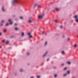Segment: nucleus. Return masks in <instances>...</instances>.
I'll return each mask as SVG.
<instances>
[{
  "instance_id": "obj_1",
  "label": "nucleus",
  "mask_w": 78,
  "mask_h": 78,
  "mask_svg": "<svg viewBox=\"0 0 78 78\" xmlns=\"http://www.w3.org/2000/svg\"><path fill=\"white\" fill-rule=\"evenodd\" d=\"M18 0H13L12 1V4L14 5L17 3H19V2L17 1Z\"/></svg>"
},
{
  "instance_id": "obj_2",
  "label": "nucleus",
  "mask_w": 78,
  "mask_h": 78,
  "mask_svg": "<svg viewBox=\"0 0 78 78\" xmlns=\"http://www.w3.org/2000/svg\"><path fill=\"white\" fill-rule=\"evenodd\" d=\"M74 18H75L76 19V22H78V16H75L74 17Z\"/></svg>"
},
{
  "instance_id": "obj_3",
  "label": "nucleus",
  "mask_w": 78,
  "mask_h": 78,
  "mask_svg": "<svg viewBox=\"0 0 78 78\" xmlns=\"http://www.w3.org/2000/svg\"><path fill=\"white\" fill-rule=\"evenodd\" d=\"M43 15H39L38 16L39 19H42V17H43Z\"/></svg>"
},
{
  "instance_id": "obj_4",
  "label": "nucleus",
  "mask_w": 78,
  "mask_h": 78,
  "mask_svg": "<svg viewBox=\"0 0 78 78\" xmlns=\"http://www.w3.org/2000/svg\"><path fill=\"white\" fill-rule=\"evenodd\" d=\"M73 47L74 48H76V47H78V45L76 44H74Z\"/></svg>"
},
{
  "instance_id": "obj_5",
  "label": "nucleus",
  "mask_w": 78,
  "mask_h": 78,
  "mask_svg": "<svg viewBox=\"0 0 78 78\" xmlns=\"http://www.w3.org/2000/svg\"><path fill=\"white\" fill-rule=\"evenodd\" d=\"M2 10L3 12H5V9L4 8V7H2Z\"/></svg>"
},
{
  "instance_id": "obj_6",
  "label": "nucleus",
  "mask_w": 78,
  "mask_h": 78,
  "mask_svg": "<svg viewBox=\"0 0 78 78\" xmlns=\"http://www.w3.org/2000/svg\"><path fill=\"white\" fill-rule=\"evenodd\" d=\"M55 10H56V11H58L59 10V8H58V7H56L55 9Z\"/></svg>"
},
{
  "instance_id": "obj_7",
  "label": "nucleus",
  "mask_w": 78,
  "mask_h": 78,
  "mask_svg": "<svg viewBox=\"0 0 78 78\" xmlns=\"http://www.w3.org/2000/svg\"><path fill=\"white\" fill-rule=\"evenodd\" d=\"M48 53V51H46V53L44 54L43 56V57H44L47 54V53Z\"/></svg>"
},
{
  "instance_id": "obj_8",
  "label": "nucleus",
  "mask_w": 78,
  "mask_h": 78,
  "mask_svg": "<svg viewBox=\"0 0 78 78\" xmlns=\"http://www.w3.org/2000/svg\"><path fill=\"white\" fill-rule=\"evenodd\" d=\"M47 41H46L44 43V46H47Z\"/></svg>"
},
{
  "instance_id": "obj_9",
  "label": "nucleus",
  "mask_w": 78,
  "mask_h": 78,
  "mask_svg": "<svg viewBox=\"0 0 78 78\" xmlns=\"http://www.w3.org/2000/svg\"><path fill=\"white\" fill-rule=\"evenodd\" d=\"M9 41H7L6 42V44H9Z\"/></svg>"
},
{
  "instance_id": "obj_10",
  "label": "nucleus",
  "mask_w": 78,
  "mask_h": 78,
  "mask_svg": "<svg viewBox=\"0 0 78 78\" xmlns=\"http://www.w3.org/2000/svg\"><path fill=\"white\" fill-rule=\"evenodd\" d=\"M6 31H7V30H6V29H5L3 30V33H6Z\"/></svg>"
},
{
  "instance_id": "obj_11",
  "label": "nucleus",
  "mask_w": 78,
  "mask_h": 78,
  "mask_svg": "<svg viewBox=\"0 0 78 78\" xmlns=\"http://www.w3.org/2000/svg\"><path fill=\"white\" fill-rule=\"evenodd\" d=\"M23 69H21L20 70V72H23Z\"/></svg>"
},
{
  "instance_id": "obj_12",
  "label": "nucleus",
  "mask_w": 78,
  "mask_h": 78,
  "mask_svg": "<svg viewBox=\"0 0 78 78\" xmlns=\"http://www.w3.org/2000/svg\"><path fill=\"white\" fill-rule=\"evenodd\" d=\"M28 22L29 23H31V22H32V20H29Z\"/></svg>"
},
{
  "instance_id": "obj_13",
  "label": "nucleus",
  "mask_w": 78,
  "mask_h": 78,
  "mask_svg": "<svg viewBox=\"0 0 78 78\" xmlns=\"http://www.w3.org/2000/svg\"><path fill=\"white\" fill-rule=\"evenodd\" d=\"M67 63L68 64L70 65V64H71V63L70 62H67Z\"/></svg>"
},
{
  "instance_id": "obj_14",
  "label": "nucleus",
  "mask_w": 78,
  "mask_h": 78,
  "mask_svg": "<svg viewBox=\"0 0 78 78\" xmlns=\"http://www.w3.org/2000/svg\"><path fill=\"white\" fill-rule=\"evenodd\" d=\"M54 21L55 22V23H58V20H54Z\"/></svg>"
},
{
  "instance_id": "obj_15",
  "label": "nucleus",
  "mask_w": 78,
  "mask_h": 78,
  "mask_svg": "<svg viewBox=\"0 0 78 78\" xmlns=\"http://www.w3.org/2000/svg\"><path fill=\"white\" fill-rule=\"evenodd\" d=\"M67 74H64L63 75V76H67Z\"/></svg>"
},
{
  "instance_id": "obj_16",
  "label": "nucleus",
  "mask_w": 78,
  "mask_h": 78,
  "mask_svg": "<svg viewBox=\"0 0 78 78\" xmlns=\"http://www.w3.org/2000/svg\"><path fill=\"white\" fill-rule=\"evenodd\" d=\"M22 36H24V32L22 33L21 34Z\"/></svg>"
},
{
  "instance_id": "obj_17",
  "label": "nucleus",
  "mask_w": 78,
  "mask_h": 78,
  "mask_svg": "<svg viewBox=\"0 0 78 78\" xmlns=\"http://www.w3.org/2000/svg\"><path fill=\"white\" fill-rule=\"evenodd\" d=\"M38 7L39 8H41V5H38Z\"/></svg>"
},
{
  "instance_id": "obj_18",
  "label": "nucleus",
  "mask_w": 78,
  "mask_h": 78,
  "mask_svg": "<svg viewBox=\"0 0 78 78\" xmlns=\"http://www.w3.org/2000/svg\"><path fill=\"white\" fill-rule=\"evenodd\" d=\"M54 77H55V78H56V77H57V75L55 74L54 76Z\"/></svg>"
},
{
  "instance_id": "obj_19",
  "label": "nucleus",
  "mask_w": 78,
  "mask_h": 78,
  "mask_svg": "<svg viewBox=\"0 0 78 78\" xmlns=\"http://www.w3.org/2000/svg\"><path fill=\"white\" fill-rule=\"evenodd\" d=\"M67 73H68V74H70V71H67Z\"/></svg>"
},
{
  "instance_id": "obj_20",
  "label": "nucleus",
  "mask_w": 78,
  "mask_h": 78,
  "mask_svg": "<svg viewBox=\"0 0 78 78\" xmlns=\"http://www.w3.org/2000/svg\"><path fill=\"white\" fill-rule=\"evenodd\" d=\"M9 25V24L8 23H6V24L5 25V26L7 27V26H8Z\"/></svg>"
},
{
  "instance_id": "obj_21",
  "label": "nucleus",
  "mask_w": 78,
  "mask_h": 78,
  "mask_svg": "<svg viewBox=\"0 0 78 78\" xmlns=\"http://www.w3.org/2000/svg\"><path fill=\"white\" fill-rule=\"evenodd\" d=\"M15 30H18V28L17 27H16L15 28Z\"/></svg>"
},
{
  "instance_id": "obj_22",
  "label": "nucleus",
  "mask_w": 78,
  "mask_h": 78,
  "mask_svg": "<svg viewBox=\"0 0 78 78\" xmlns=\"http://www.w3.org/2000/svg\"><path fill=\"white\" fill-rule=\"evenodd\" d=\"M1 22H2V23H4V22H5V21L4 20H2L1 21Z\"/></svg>"
},
{
  "instance_id": "obj_23",
  "label": "nucleus",
  "mask_w": 78,
  "mask_h": 78,
  "mask_svg": "<svg viewBox=\"0 0 78 78\" xmlns=\"http://www.w3.org/2000/svg\"><path fill=\"white\" fill-rule=\"evenodd\" d=\"M30 34H31L30 33H29L27 34L28 35V36H30Z\"/></svg>"
},
{
  "instance_id": "obj_24",
  "label": "nucleus",
  "mask_w": 78,
  "mask_h": 78,
  "mask_svg": "<svg viewBox=\"0 0 78 78\" xmlns=\"http://www.w3.org/2000/svg\"><path fill=\"white\" fill-rule=\"evenodd\" d=\"M9 22H11V19H9L8 20Z\"/></svg>"
},
{
  "instance_id": "obj_25",
  "label": "nucleus",
  "mask_w": 78,
  "mask_h": 78,
  "mask_svg": "<svg viewBox=\"0 0 78 78\" xmlns=\"http://www.w3.org/2000/svg\"><path fill=\"white\" fill-rule=\"evenodd\" d=\"M37 78H40L41 76H37Z\"/></svg>"
},
{
  "instance_id": "obj_26",
  "label": "nucleus",
  "mask_w": 78,
  "mask_h": 78,
  "mask_svg": "<svg viewBox=\"0 0 78 78\" xmlns=\"http://www.w3.org/2000/svg\"><path fill=\"white\" fill-rule=\"evenodd\" d=\"M62 54H64V51H62Z\"/></svg>"
},
{
  "instance_id": "obj_27",
  "label": "nucleus",
  "mask_w": 78,
  "mask_h": 78,
  "mask_svg": "<svg viewBox=\"0 0 78 78\" xmlns=\"http://www.w3.org/2000/svg\"><path fill=\"white\" fill-rule=\"evenodd\" d=\"M30 55V53H27V56H28V55Z\"/></svg>"
},
{
  "instance_id": "obj_28",
  "label": "nucleus",
  "mask_w": 78,
  "mask_h": 78,
  "mask_svg": "<svg viewBox=\"0 0 78 78\" xmlns=\"http://www.w3.org/2000/svg\"><path fill=\"white\" fill-rule=\"evenodd\" d=\"M62 37H63V38H65V35H63V36H62Z\"/></svg>"
},
{
  "instance_id": "obj_29",
  "label": "nucleus",
  "mask_w": 78,
  "mask_h": 78,
  "mask_svg": "<svg viewBox=\"0 0 78 78\" xmlns=\"http://www.w3.org/2000/svg\"><path fill=\"white\" fill-rule=\"evenodd\" d=\"M67 67H65L64 69V70H66V69H67Z\"/></svg>"
},
{
  "instance_id": "obj_30",
  "label": "nucleus",
  "mask_w": 78,
  "mask_h": 78,
  "mask_svg": "<svg viewBox=\"0 0 78 78\" xmlns=\"http://www.w3.org/2000/svg\"><path fill=\"white\" fill-rule=\"evenodd\" d=\"M5 41L4 40H3L2 41V42L3 43H4V42H5Z\"/></svg>"
},
{
  "instance_id": "obj_31",
  "label": "nucleus",
  "mask_w": 78,
  "mask_h": 78,
  "mask_svg": "<svg viewBox=\"0 0 78 78\" xmlns=\"http://www.w3.org/2000/svg\"><path fill=\"white\" fill-rule=\"evenodd\" d=\"M60 28H62V26H60Z\"/></svg>"
},
{
  "instance_id": "obj_32",
  "label": "nucleus",
  "mask_w": 78,
  "mask_h": 78,
  "mask_svg": "<svg viewBox=\"0 0 78 78\" xmlns=\"http://www.w3.org/2000/svg\"><path fill=\"white\" fill-rule=\"evenodd\" d=\"M32 35H30L29 36V37H30V38H31V37H32Z\"/></svg>"
},
{
  "instance_id": "obj_33",
  "label": "nucleus",
  "mask_w": 78,
  "mask_h": 78,
  "mask_svg": "<svg viewBox=\"0 0 78 78\" xmlns=\"http://www.w3.org/2000/svg\"><path fill=\"white\" fill-rule=\"evenodd\" d=\"M20 19H23V17L21 16L20 17Z\"/></svg>"
},
{
  "instance_id": "obj_34",
  "label": "nucleus",
  "mask_w": 78,
  "mask_h": 78,
  "mask_svg": "<svg viewBox=\"0 0 78 78\" xmlns=\"http://www.w3.org/2000/svg\"><path fill=\"white\" fill-rule=\"evenodd\" d=\"M69 40H70V38H69L68 39V41H69Z\"/></svg>"
},
{
  "instance_id": "obj_35",
  "label": "nucleus",
  "mask_w": 78,
  "mask_h": 78,
  "mask_svg": "<svg viewBox=\"0 0 78 78\" xmlns=\"http://www.w3.org/2000/svg\"><path fill=\"white\" fill-rule=\"evenodd\" d=\"M37 6V4H35V5H34V7H36Z\"/></svg>"
},
{
  "instance_id": "obj_36",
  "label": "nucleus",
  "mask_w": 78,
  "mask_h": 78,
  "mask_svg": "<svg viewBox=\"0 0 78 78\" xmlns=\"http://www.w3.org/2000/svg\"><path fill=\"white\" fill-rule=\"evenodd\" d=\"M2 33L0 32V36H2Z\"/></svg>"
},
{
  "instance_id": "obj_37",
  "label": "nucleus",
  "mask_w": 78,
  "mask_h": 78,
  "mask_svg": "<svg viewBox=\"0 0 78 78\" xmlns=\"http://www.w3.org/2000/svg\"><path fill=\"white\" fill-rule=\"evenodd\" d=\"M10 25H12V22H11L10 23Z\"/></svg>"
},
{
  "instance_id": "obj_38",
  "label": "nucleus",
  "mask_w": 78,
  "mask_h": 78,
  "mask_svg": "<svg viewBox=\"0 0 78 78\" xmlns=\"http://www.w3.org/2000/svg\"><path fill=\"white\" fill-rule=\"evenodd\" d=\"M17 24L16 23H15V26H16V25H17Z\"/></svg>"
},
{
  "instance_id": "obj_39",
  "label": "nucleus",
  "mask_w": 78,
  "mask_h": 78,
  "mask_svg": "<svg viewBox=\"0 0 78 78\" xmlns=\"http://www.w3.org/2000/svg\"><path fill=\"white\" fill-rule=\"evenodd\" d=\"M3 25L2 24H1V27H3Z\"/></svg>"
},
{
  "instance_id": "obj_40",
  "label": "nucleus",
  "mask_w": 78,
  "mask_h": 78,
  "mask_svg": "<svg viewBox=\"0 0 78 78\" xmlns=\"http://www.w3.org/2000/svg\"><path fill=\"white\" fill-rule=\"evenodd\" d=\"M42 34H44V31L42 32Z\"/></svg>"
},
{
  "instance_id": "obj_41",
  "label": "nucleus",
  "mask_w": 78,
  "mask_h": 78,
  "mask_svg": "<svg viewBox=\"0 0 78 78\" xmlns=\"http://www.w3.org/2000/svg\"><path fill=\"white\" fill-rule=\"evenodd\" d=\"M49 60V59L48 58V59H47V61H48Z\"/></svg>"
},
{
  "instance_id": "obj_42",
  "label": "nucleus",
  "mask_w": 78,
  "mask_h": 78,
  "mask_svg": "<svg viewBox=\"0 0 78 78\" xmlns=\"http://www.w3.org/2000/svg\"><path fill=\"white\" fill-rule=\"evenodd\" d=\"M17 75V74L16 73L15 74V76H16Z\"/></svg>"
},
{
  "instance_id": "obj_43",
  "label": "nucleus",
  "mask_w": 78,
  "mask_h": 78,
  "mask_svg": "<svg viewBox=\"0 0 78 78\" xmlns=\"http://www.w3.org/2000/svg\"><path fill=\"white\" fill-rule=\"evenodd\" d=\"M62 66H64V64H62Z\"/></svg>"
},
{
  "instance_id": "obj_44",
  "label": "nucleus",
  "mask_w": 78,
  "mask_h": 78,
  "mask_svg": "<svg viewBox=\"0 0 78 78\" xmlns=\"http://www.w3.org/2000/svg\"><path fill=\"white\" fill-rule=\"evenodd\" d=\"M2 48V46H0V48Z\"/></svg>"
},
{
  "instance_id": "obj_45",
  "label": "nucleus",
  "mask_w": 78,
  "mask_h": 78,
  "mask_svg": "<svg viewBox=\"0 0 78 78\" xmlns=\"http://www.w3.org/2000/svg\"><path fill=\"white\" fill-rule=\"evenodd\" d=\"M15 15L13 16V17H15Z\"/></svg>"
},
{
  "instance_id": "obj_46",
  "label": "nucleus",
  "mask_w": 78,
  "mask_h": 78,
  "mask_svg": "<svg viewBox=\"0 0 78 78\" xmlns=\"http://www.w3.org/2000/svg\"><path fill=\"white\" fill-rule=\"evenodd\" d=\"M16 20H17L16 19H15Z\"/></svg>"
},
{
  "instance_id": "obj_47",
  "label": "nucleus",
  "mask_w": 78,
  "mask_h": 78,
  "mask_svg": "<svg viewBox=\"0 0 78 78\" xmlns=\"http://www.w3.org/2000/svg\"><path fill=\"white\" fill-rule=\"evenodd\" d=\"M53 12H55V11H53Z\"/></svg>"
},
{
  "instance_id": "obj_48",
  "label": "nucleus",
  "mask_w": 78,
  "mask_h": 78,
  "mask_svg": "<svg viewBox=\"0 0 78 78\" xmlns=\"http://www.w3.org/2000/svg\"><path fill=\"white\" fill-rule=\"evenodd\" d=\"M28 65H29V64H28Z\"/></svg>"
},
{
  "instance_id": "obj_49",
  "label": "nucleus",
  "mask_w": 78,
  "mask_h": 78,
  "mask_svg": "<svg viewBox=\"0 0 78 78\" xmlns=\"http://www.w3.org/2000/svg\"><path fill=\"white\" fill-rule=\"evenodd\" d=\"M5 53V54H6V53Z\"/></svg>"
}]
</instances>
